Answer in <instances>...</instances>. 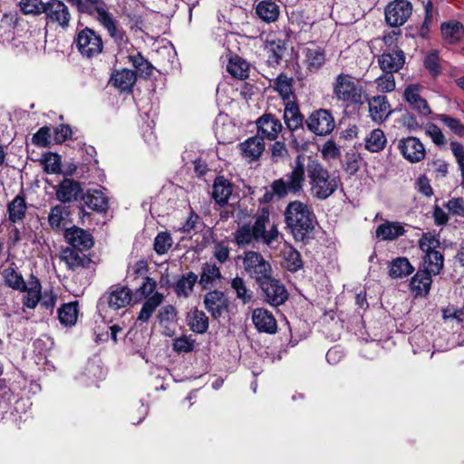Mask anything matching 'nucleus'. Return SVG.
Returning <instances> with one entry per match:
<instances>
[{
	"mask_svg": "<svg viewBox=\"0 0 464 464\" xmlns=\"http://www.w3.org/2000/svg\"><path fill=\"white\" fill-rule=\"evenodd\" d=\"M269 217L267 208L258 209L252 226L249 224L239 226L234 233L236 244L238 246H246L256 242L271 246L277 240L279 231L276 225L271 224Z\"/></svg>",
	"mask_w": 464,
	"mask_h": 464,
	"instance_id": "nucleus-1",
	"label": "nucleus"
},
{
	"mask_svg": "<svg viewBox=\"0 0 464 464\" xmlns=\"http://www.w3.org/2000/svg\"><path fill=\"white\" fill-rule=\"evenodd\" d=\"M310 195L318 200L330 198L341 184L339 177L333 175L324 165L312 157L306 163Z\"/></svg>",
	"mask_w": 464,
	"mask_h": 464,
	"instance_id": "nucleus-2",
	"label": "nucleus"
},
{
	"mask_svg": "<svg viewBox=\"0 0 464 464\" xmlns=\"http://www.w3.org/2000/svg\"><path fill=\"white\" fill-rule=\"evenodd\" d=\"M284 216L287 227L296 240L304 241L314 229L316 217L311 208L302 201L290 202Z\"/></svg>",
	"mask_w": 464,
	"mask_h": 464,
	"instance_id": "nucleus-3",
	"label": "nucleus"
},
{
	"mask_svg": "<svg viewBox=\"0 0 464 464\" xmlns=\"http://www.w3.org/2000/svg\"><path fill=\"white\" fill-rule=\"evenodd\" d=\"M334 94L346 108L361 106L365 102L366 98L363 87L356 83L353 76L344 73L336 76Z\"/></svg>",
	"mask_w": 464,
	"mask_h": 464,
	"instance_id": "nucleus-4",
	"label": "nucleus"
},
{
	"mask_svg": "<svg viewBox=\"0 0 464 464\" xmlns=\"http://www.w3.org/2000/svg\"><path fill=\"white\" fill-rule=\"evenodd\" d=\"M418 244L420 250L424 253L422 268L433 273V276L440 275L444 267V256L438 250L440 246L439 237L430 232L423 233Z\"/></svg>",
	"mask_w": 464,
	"mask_h": 464,
	"instance_id": "nucleus-5",
	"label": "nucleus"
},
{
	"mask_svg": "<svg viewBox=\"0 0 464 464\" xmlns=\"http://www.w3.org/2000/svg\"><path fill=\"white\" fill-rule=\"evenodd\" d=\"M306 172V165L304 158L297 156L291 172L285 175V179H278L273 181L274 190L279 194V198L285 197L288 193L299 194L303 190Z\"/></svg>",
	"mask_w": 464,
	"mask_h": 464,
	"instance_id": "nucleus-6",
	"label": "nucleus"
},
{
	"mask_svg": "<svg viewBox=\"0 0 464 464\" xmlns=\"http://www.w3.org/2000/svg\"><path fill=\"white\" fill-rule=\"evenodd\" d=\"M73 44L81 55L86 58L95 57L103 50L102 36L96 31L89 27L78 29L73 40Z\"/></svg>",
	"mask_w": 464,
	"mask_h": 464,
	"instance_id": "nucleus-7",
	"label": "nucleus"
},
{
	"mask_svg": "<svg viewBox=\"0 0 464 464\" xmlns=\"http://www.w3.org/2000/svg\"><path fill=\"white\" fill-rule=\"evenodd\" d=\"M243 265L246 272L254 278L257 284L271 276V265L259 252L248 251L245 253Z\"/></svg>",
	"mask_w": 464,
	"mask_h": 464,
	"instance_id": "nucleus-8",
	"label": "nucleus"
},
{
	"mask_svg": "<svg viewBox=\"0 0 464 464\" xmlns=\"http://www.w3.org/2000/svg\"><path fill=\"white\" fill-rule=\"evenodd\" d=\"M306 126L315 135L325 136L334 130L335 122L328 110L319 109L312 112L307 118Z\"/></svg>",
	"mask_w": 464,
	"mask_h": 464,
	"instance_id": "nucleus-9",
	"label": "nucleus"
},
{
	"mask_svg": "<svg viewBox=\"0 0 464 464\" xmlns=\"http://www.w3.org/2000/svg\"><path fill=\"white\" fill-rule=\"evenodd\" d=\"M412 14V5L407 0H395L385 7V21L392 27L404 24Z\"/></svg>",
	"mask_w": 464,
	"mask_h": 464,
	"instance_id": "nucleus-10",
	"label": "nucleus"
},
{
	"mask_svg": "<svg viewBox=\"0 0 464 464\" xmlns=\"http://www.w3.org/2000/svg\"><path fill=\"white\" fill-rule=\"evenodd\" d=\"M397 148L403 159L410 163H419L426 158V149L421 140L414 136L401 138Z\"/></svg>",
	"mask_w": 464,
	"mask_h": 464,
	"instance_id": "nucleus-11",
	"label": "nucleus"
},
{
	"mask_svg": "<svg viewBox=\"0 0 464 464\" xmlns=\"http://www.w3.org/2000/svg\"><path fill=\"white\" fill-rule=\"evenodd\" d=\"M259 286L265 295V301L273 306L283 304L288 298L285 285L277 279L267 277Z\"/></svg>",
	"mask_w": 464,
	"mask_h": 464,
	"instance_id": "nucleus-12",
	"label": "nucleus"
},
{
	"mask_svg": "<svg viewBox=\"0 0 464 464\" xmlns=\"http://www.w3.org/2000/svg\"><path fill=\"white\" fill-rule=\"evenodd\" d=\"M44 14L48 23L56 24L63 29L69 27L71 14L68 6L61 0L45 2Z\"/></svg>",
	"mask_w": 464,
	"mask_h": 464,
	"instance_id": "nucleus-13",
	"label": "nucleus"
},
{
	"mask_svg": "<svg viewBox=\"0 0 464 464\" xmlns=\"http://www.w3.org/2000/svg\"><path fill=\"white\" fill-rule=\"evenodd\" d=\"M204 305L212 318L218 320L228 313L229 301L224 292L212 290L205 295Z\"/></svg>",
	"mask_w": 464,
	"mask_h": 464,
	"instance_id": "nucleus-14",
	"label": "nucleus"
},
{
	"mask_svg": "<svg viewBox=\"0 0 464 464\" xmlns=\"http://www.w3.org/2000/svg\"><path fill=\"white\" fill-rule=\"evenodd\" d=\"M422 86L418 83L408 85L403 92V97L411 110L419 115L427 117L431 114L428 102L421 96Z\"/></svg>",
	"mask_w": 464,
	"mask_h": 464,
	"instance_id": "nucleus-15",
	"label": "nucleus"
},
{
	"mask_svg": "<svg viewBox=\"0 0 464 464\" xmlns=\"http://www.w3.org/2000/svg\"><path fill=\"white\" fill-rule=\"evenodd\" d=\"M365 102L368 103L369 116L372 121L378 124L385 121L392 112L391 104L385 95L368 97L366 94Z\"/></svg>",
	"mask_w": 464,
	"mask_h": 464,
	"instance_id": "nucleus-16",
	"label": "nucleus"
},
{
	"mask_svg": "<svg viewBox=\"0 0 464 464\" xmlns=\"http://www.w3.org/2000/svg\"><path fill=\"white\" fill-rule=\"evenodd\" d=\"M132 290L123 285H112L104 294L109 307L113 310H119L127 307L132 300Z\"/></svg>",
	"mask_w": 464,
	"mask_h": 464,
	"instance_id": "nucleus-17",
	"label": "nucleus"
},
{
	"mask_svg": "<svg viewBox=\"0 0 464 464\" xmlns=\"http://www.w3.org/2000/svg\"><path fill=\"white\" fill-rule=\"evenodd\" d=\"M96 21L106 29L108 34L120 48L126 47L129 44V38L125 31L118 25L111 13L103 14V15L97 17Z\"/></svg>",
	"mask_w": 464,
	"mask_h": 464,
	"instance_id": "nucleus-18",
	"label": "nucleus"
},
{
	"mask_svg": "<svg viewBox=\"0 0 464 464\" xmlns=\"http://www.w3.org/2000/svg\"><path fill=\"white\" fill-rule=\"evenodd\" d=\"M380 68L383 72H399L405 63V54L400 48L384 51L378 58Z\"/></svg>",
	"mask_w": 464,
	"mask_h": 464,
	"instance_id": "nucleus-19",
	"label": "nucleus"
},
{
	"mask_svg": "<svg viewBox=\"0 0 464 464\" xmlns=\"http://www.w3.org/2000/svg\"><path fill=\"white\" fill-rule=\"evenodd\" d=\"M251 319L259 333L274 334L277 331L276 320L267 309L255 308L252 311Z\"/></svg>",
	"mask_w": 464,
	"mask_h": 464,
	"instance_id": "nucleus-20",
	"label": "nucleus"
},
{
	"mask_svg": "<svg viewBox=\"0 0 464 464\" xmlns=\"http://www.w3.org/2000/svg\"><path fill=\"white\" fill-rule=\"evenodd\" d=\"M256 126L257 135L269 140H275L283 128L281 121L271 113L261 116L256 121Z\"/></svg>",
	"mask_w": 464,
	"mask_h": 464,
	"instance_id": "nucleus-21",
	"label": "nucleus"
},
{
	"mask_svg": "<svg viewBox=\"0 0 464 464\" xmlns=\"http://www.w3.org/2000/svg\"><path fill=\"white\" fill-rule=\"evenodd\" d=\"M64 237L73 249L83 251L90 249L93 246L92 236L88 231L78 227L67 228L64 232Z\"/></svg>",
	"mask_w": 464,
	"mask_h": 464,
	"instance_id": "nucleus-22",
	"label": "nucleus"
},
{
	"mask_svg": "<svg viewBox=\"0 0 464 464\" xmlns=\"http://www.w3.org/2000/svg\"><path fill=\"white\" fill-rule=\"evenodd\" d=\"M61 260L63 261L71 270L87 268L92 259L82 251L73 248H66L61 253Z\"/></svg>",
	"mask_w": 464,
	"mask_h": 464,
	"instance_id": "nucleus-23",
	"label": "nucleus"
},
{
	"mask_svg": "<svg viewBox=\"0 0 464 464\" xmlns=\"http://www.w3.org/2000/svg\"><path fill=\"white\" fill-rule=\"evenodd\" d=\"M81 193L80 183L70 179L61 181L55 191L56 198L63 203L75 201Z\"/></svg>",
	"mask_w": 464,
	"mask_h": 464,
	"instance_id": "nucleus-24",
	"label": "nucleus"
},
{
	"mask_svg": "<svg viewBox=\"0 0 464 464\" xmlns=\"http://www.w3.org/2000/svg\"><path fill=\"white\" fill-rule=\"evenodd\" d=\"M241 154L248 161H254L262 155L265 150L263 137L256 135L248 138L239 144Z\"/></svg>",
	"mask_w": 464,
	"mask_h": 464,
	"instance_id": "nucleus-25",
	"label": "nucleus"
},
{
	"mask_svg": "<svg viewBox=\"0 0 464 464\" xmlns=\"http://www.w3.org/2000/svg\"><path fill=\"white\" fill-rule=\"evenodd\" d=\"M82 200L89 208L99 213H105L109 208V198L100 189H88Z\"/></svg>",
	"mask_w": 464,
	"mask_h": 464,
	"instance_id": "nucleus-26",
	"label": "nucleus"
},
{
	"mask_svg": "<svg viewBox=\"0 0 464 464\" xmlns=\"http://www.w3.org/2000/svg\"><path fill=\"white\" fill-rule=\"evenodd\" d=\"M432 275L433 273L424 268H420L411 277L410 285L411 289L415 292L416 295H427L430 293L432 284Z\"/></svg>",
	"mask_w": 464,
	"mask_h": 464,
	"instance_id": "nucleus-27",
	"label": "nucleus"
},
{
	"mask_svg": "<svg viewBox=\"0 0 464 464\" xmlns=\"http://www.w3.org/2000/svg\"><path fill=\"white\" fill-rule=\"evenodd\" d=\"M26 212L27 204L22 193L16 195L14 199L7 204L8 220L13 224L22 223L25 218Z\"/></svg>",
	"mask_w": 464,
	"mask_h": 464,
	"instance_id": "nucleus-28",
	"label": "nucleus"
},
{
	"mask_svg": "<svg viewBox=\"0 0 464 464\" xmlns=\"http://www.w3.org/2000/svg\"><path fill=\"white\" fill-rule=\"evenodd\" d=\"M304 63L310 71H317L325 62L324 50L314 44H310L303 49Z\"/></svg>",
	"mask_w": 464,
	"mask_h": 464,
	"instance_id": "nucleus-29",
	"label": "nucleus"
},
{
	"mask_svg": "<svg viewBox=\"0 0 464 464\" xmlns=\"http://www.w3.org/2000/svg\"><path fill=\"white\" fill-rule=\"evenodd\" d=\"M136 81V72L130 69H122L121 71H117L112 74L111 78V82H112L113 86L121 92H131Z\"/></svg>",
	"mask_w": 464,
	"mask_h": 464,
	"instance_id": "nucleus-30",
	"label": "nucleus"
},
{
	"mask_svg": "<svg viewBox=\"0 0 464 464\" xmlns=\"http://www.w3.org/2000/svg\"><path fill=\"white\" fill-rule=\"evenodd\" d=\"M404 233V227L400 222L393 221H385L376 229V237L384 241H393Z\"/></svg>",
	"mask_w": 464,
	"mask_h": 464,
	"instance_id": "nucleus-31",
	"label": "nucleus"
},
{
	"mask_svg": "<svg viewBox=\"0 0 464 464\" xmlns=\"http://www.w3.org/2000/svg\"><path fill=\"white\" fill-rule=\"evenodd\" d=\"M282 266L290 272H296L304 266L300 253L290 245H285L281 250Z\"/></svg>",
	"mask_w": 464,
	"mask_h": 464,
	"instance_id": "nucleus-32",
	"label": "nucleus"
},
{
	"mask_svg": "<svg viewBox=\"0 0 464 464\" xmlns=\"http://www.w3.org/2000/svg\"><path fill=\"white\" fill-rule=\"evenodd\" d=\"M186 321L190 330L197 334H205L209 325V320L207 314L197 308L190 310L186 317Z\"/></svg>",
	"mask_w": 464,
	"mask_h": 464,
	"instance_id": "nucleus-33",
	"label": "nucleus"
},
{
	"mask_svg": "<svg viewBox=\"0 0 464 464\" xmlns=\"http://www.w3.org/2000/svg\"><path fill=\"white\" fill-rule=\"evenodd\" d=\"M70 215L68 207L56 205L50 209L48 223L53 229L58 230L64 227L67 222H71Z\"/></svg>",
	"mask_w": 464,
	"mask_h": 464,
	"instance_id": "nucleus-34",
	"label": "nucleus"
},
{
	"mask_svg": "<svg viewBox=\"0 0 464 464\" xmlns=\"http://www.w3.org/2000/svg\"><path fill=\"white\" fill-rule=\"evenodd\" d=\"M284 120L290 130H295L303 125V116L300 113L298 105L295 102L288 101L285 102Z\"/></svg>",
	"mask_w": 464,
	"mask_h": 464,
	"instance_id": "nucleus-35",
	"label": "nucleus"
},
{
	"mask_svg": "<svg viewBox=\"0 0 464 464\" xmlns=\"http://www.w3.org/2000/svg\"><path fill=\"white\" fill-rule=\"evenodd\" d=\"M232 194V186L224 177H218L213 184L212 197L217 203L223 206L227 203Z\"/></svg>",
	"mask_w": 464,
	"mask_h": 464,
	"instance_id": "nucleus-36",
	"label": "nucleus"
},
{
	"mask_svg": "<svg viewBox=\"0 0 464 464\" xmlns=\"http://www.w3.org/2000/svg\"><path fill=\"white\" fill-rule=\"evenodd\" d=\"M163 300L164 295L159 292L147 298L137 317V322L147 323Z\"/></svg>",
	"mask_w": 464,
	"mask_h": 464,
	"instance_id": "nucleus-37",
	"label": "nucleus"
},
{
	"mask_svg": "<svg viewBox=\"0 0 464 464\" xmlns=\"http://www.w3.org/2000/svg\"><path fill=\"white\" fill-rule=\"evenodd\" d=\"M198 281V276L194 272L183 275L174 285L173 288L178 297L188 298L193 291Z\"/></svg>",
	"mask_w": 464,
	"mask_h": 464,
	"instance_id": "nucleus-38",
	"label": "nucleus"
},
{
	"mask_svg": "<svg viewBox=\"0 0 464 464\" xmlns=\"http://www.w3.org/2000/svg\"><path fill=\"white\" fill-rule=\"evenodd\" d=\"M440 30L443 38L450 44L459 42L464 34V26L457 21L443 23Z\"/></svg>",
	"mask_w": 464,
	"mask_h": 464,
	"instance_id": "nucleus-39",
	"label": "nucleus"
},
{
	"mask_svg": "<svg viewBox=\"0 0 464 464\" xmlns=\"http://www.w3.org/2000/svg\"><path fill=\"white\" fill-rule=\"evenodd\" d=\"M267 53V63L271 67L277 66L285 53V45L281 40L271 41L266 46Z\"/></svg>",
	"mask_w": 464,
	"mask_h": 464,
	"instance_id": "nucleus-40",
	"label": "nucleus"
},
{
	"mask_svg": "<svg viewBox=\"0 0 464 464\" xmlns=\"http://www.w3.org/2000/svg\"><path fill=\"white\" fill-rule=\"evenodd\" d=\"M78 313V302L63 304L58 309L59 321L65 326H72L77 322Z\"/></svg>",
	"mask_w": 464,
	"mask_h": 464,
	"instance_id": "nucleus-41",
	"label": "nucleus"
},
{
	"mask_svg": "<svg viewBox=\"0 0 464 464\" xmlns=\"http://www.w3.org/2000/svg\"><path fill=\"white\" fill-rule=\"evenodd\" d=\"M389 276L392 278H401L411 275L414 271L408 258L397 257L390 263Z\"/></svg>",
	"mask_w": 464,
	"mask_h": 464,
	"instance_id": "nucleus-42",
	"label": "nucleus"
},
{
	"mask_svg": "<svg viewBox=\"0 0 464 464\" xmlns=\"http://www.w3.org/2000/svg\"><path fill=\"white\" fill-rule=\"evenodd\" d=\"M364 140L365 149L372 153L382 151L387 143L386 136L381 129L372 130Z\"/></svg>",
	"mask_w": 464,
	"mask_h": 464,
	"instance_id": "nucleus-43",
	"label": "nucleus"
},
{
	"mask_svg": "<svg viewBox=\"0 0 464 464\" xmlns=\"http://www.w3.org/2000/svg\"><path fill=\"white\" fill-rule=\"evenodd\" d=\"M294 79L280 73L274 82V89L276 91L285 102L291 101L293 92Z\"/></svg>",
	"mask_w": 464,
	"mask_h": 464,
	"instance_id": "nucleus-44",
	"label": "nucleus"
},
{
	"mask_svg": "<svg viewBox=\"0 0 464 464\" xmlns=\"http://www.w3.org/2000/svg\"><path fill=\"white\" fill-rule=\"evenodd\" d=\"M256 13L266 22H275L279 15V7L272 1H261L256 5Z\"/></svg>",
	"mask_w": 464,
	"mask_h": 464,
	"instance_id": "nucleus-45",
	"label": "nucleus"
},
{
	"mask_svg": "<svg viewBox=\"0 0 464 464\" xmlns=\"http://www.w3.org/2000/svg\"><path fill=\"white\" fill-rule=\"evenodd\" d=\"M1 275L7 286L17 291L24 290V277L14 269V267L9 266L5 268Z\"/></svg>",
	"mask_w": 464,
	"mask_h": 464,
	"instance_id": "nucleus-46",
	"label": "nucleus"
},
{
	"mask_svg": "<svg viewBox=\"0 0 464 464\" xmlns=\"http://www.w3.org/2000/svg\"><path fill=\"white\" fill-rule=\"evenodd\" d=\"M227 72L235 78L244 80L248 77V64L238 56L229 59Z\"/></svg>",
	"mask_w": 464,
	"mask_h": 464,
	"instance_id": "nucleus-47",
	"label": "nucleus"
},
{
	"mask_svg": "<svg viewBox=\"0 0 464 464\" xmlns=\"http://www.w3.org/2000/svg\"><path fill=\"white\" fill-rule=\"evenodd\" d=\"M230 285L235 291L237 298L244 304H248L253 300V292L246 286V284L242 277L236 276L233 278Z\"/></svg>",
	"mask_w": 464,
	"mask_h": 464,
	"instance_id": "nucleus-48",
	"label": "nucleus"
},
{
	"mask_svg": "<svg viewBox=\"0 0 464 464\" xmlns=\"http://www.w3.org/2000/svg\"><path fill=\"white\" fill-rule=\"evenodd\" d=\"M220 278V269L215 264L205 263L203 265L199 284L204 289H207L216 279Z\"/></svg>",
	"mask_w": 464,
	"mask_h": 464,
	"instance_id": "nucleus-49",
	"label": "nucleus"
},
{
	"mask_svg": "<svg viewBox=\"0 0 464 464\" xmlns=\"http://www.w3.org/2000/svg\"><path fill=\"white\" fill-rule=\"evenodd\" d=\"M129 60L133 65V67L140 73V77L148 78L151 76L153 72V66L140 53L134 55H129Z\"/></svg>",
	"mask_w": 464,
	"mask_h": 464,
	"instance_id": "nucleus-50",
	"label": "nucleus"
},
{
	"mask_svg": "<svg viewBox=\"0 0 464 464\" xmlns=\"http://www.w3.org/2000/svg\"><path fill=\"white\" fill-rule=\"evenodd\" d=\"M18 5L25 15H40L44 14L45 3L42 0H20Z\"/></svg>",
	"mask_w": 464,
	"mask_h": 464,
	"instance_id": "nucleus-51",
	"label": "nucleus"
},
{
	"mask_svg": "<svg viewBox=\"0 0 464 464\" xmlns=\"http://www.w3.org/2000/svg\"><path fill=\"white\" fill-rule=\"evenodd\" d=\"M173 244L172 237L168 232H160L154 239V250L159 255L168 252Z\"/></svg>",
	"mask_w": 464,
	"mask_h": 464,
	"instance_id": "nucleus-52",
	"label": "nucleus"
},
{
	"mask_svg": "<svg viewBox=\"0 0 464 464\" xmlns=\"http://www.w3.org/2000/svg\"><path fill=\"white\" fill-rule=\"evenodd\" d=\"M44 169L47 173L61 171V157L56 153H47L43 159Z\"/></svg>",
	"mask_w": 464,
	"mask_h": 464,
	"instance_id": "nucleus-53",
	"label": "nucleus"
},
{
	"mask_svg": "<svg viewBox=\"0 0 464 464\" xmlns=\"http://www.w3.org/2000/svg\"><path fill=\"white\" fill-rule=\"evenodd\" d=\"M195 339L191 336L182 335L173 341V351L179 353L192 352L195 347Z\"/></svg>",
	"mask_w": 464,
	"mask_h": 464,
	"instance_id": "nucleus-54",
	"label": "nucleus"
},
{
	"mask_svg": "<svg viewBox=\"0 0 464 464\" xmlns=\"http://www.w3.org/2000/svg\"><path fill=\"white\" fill-rule=\"evenodd\" d=\"M157 287V282L150 277H144L142 284L136 289V296L140 300L149 298Z\"/></svg>",
	"mask_w": 464,
	"mask_h": 464,
	"instance_id": "nucleus-55",
	"label": "nucleus"
},
{
	"mask_svg": "<svg viewBox=\"0 0 464 464\" xmlns=\"http://www.w3.org/2000/svg\"><path fill=\"white\" fill-rule=\"evenodd\" d=\"M377 89L382 92H391L395 89L393 73L384 72L376 79Z\"/></svg>",
	"mask_w": 464,
	"mask_h": 464,
	"instance_id": "nucleus-56",
	"label": "nucleus"
},
{
	"mask_svg": "<svg viewBox=\"0 0 464 464\" xmlns=\"http://www.w3.org/2000/svg\"><path fill=\"white\" fill-rule=\"evenodd\" d=\"M424 67L432 76H438L441 72L440 58L437 53H430L426 55Z\"/></svg>",
	"mask_w": 464,
	"mask_h": 464,
	"instance_id": "nucleus-57",
	"label": "nucleus"
},
{
	"mask_svg": "<svg viewBox=\"0 0 464 464\" xmlns=\"http://www.w3.org/2000/svg\"><path fill=\"white\" fill-rule=\"evenodd\" d=\"M91 10V16L95 19L109 12V8L103 0H84Z\"/></svg>",
	"mask_w": 464,
	"mask_h": 464,
	"instance_id": "nucleus-58",
	"label": "nucleus"
},
{
	"mask_svg": "<svg viewBox=\"0 0 464 464\" xmlns=\"http://www.w3.org/2000/svg\"><path fill=\"white\" fill-rule=\"evenodd\" d=\"M435 13L433 11V6L430 2H429L425 6V18L420 29V34L422 37H426L430 32V27L434 20Z\"/></svg>",
	"mask_w": 464,
	"mask_h": 464,
	"instance_id": "nucleus-59",
	"label": "nucleus"
},
{
	"mask_svg": "<svg viewBox=\"0 0 464 464\" xmlns=\"http://www.w3.org/2000/svg\"><path fill=\"white\" fill-rule=\"evenodd\" d=\"M158 319L160 324L173 323L177 320V310L171 305L168 304L160 308Z\"/></svg>",
	"mask_w": 464,
	"mask_h": 464,
	"instance_id": "nucleus-60",
	"label": "nucleus"
},
{
	"mask_svg": "<svg viewBox=\"0 0 464 464\" xmlns=\"http://www.w3.org/2000/svg\"><path fill=\"white\" fill-rule=\"evenodd\" d=\"M440 121L449 127L455 134L459 136L464 135V125L461 121L456 118H452L446 114H442L440 117Z\"/></svg>",
	"mask_w": 464,
	"mask_h": 464,
	"instance_id": "nucleus-61",
	"label": "nucleus"
},
{
	"mask_svg": "<svg viewBox=\"0 0 464 464\" xmlns=\"http://www.w3.org/2000/svg\"><path fill=\"white\" fill-rule=\"evenodd\" d=\"M425 132L437 146H442L446 143L445 136L437 125L433 123L429 124L426 127Z\"/></svg>",
	"mask_w": 464,
	"mask_h": 464,
	"instance_id": "nucleus-62",
	"label": "nucleus"
},
{
	"mask_svg": "<svg viewBox=\"0 0 464 464\" xmlns=\"http://www.w3.org/2000/svg\"><path fill=\"white\" fill-rule=\"evenodd\" d=\"M50 128L46 126L40 128L38 131L34 134L32 142L39 147H47L50 144Z\"/></svg>",
	"mask_w": 464,
	"mask_h": 464,
	"instance_id": "nucleus-63",
	"label": "nucleus"
},
{
	"mask_svg": "<svg viewBox=\"0 0 464 464\" xmlns=\"http://www.w3.org/2000/svg\"><path fill=\"white\" fill-rule=\"evenodd\" d=\"M24 293L23 304L29 309L35 308L41 300L42 291L26 289Z\"/></svg>",
	"mask_w": 464,
	"mask_h": 464,
	"instance_id": "nucleus-64",
	"label": "nucleus"
}]
</instances>
